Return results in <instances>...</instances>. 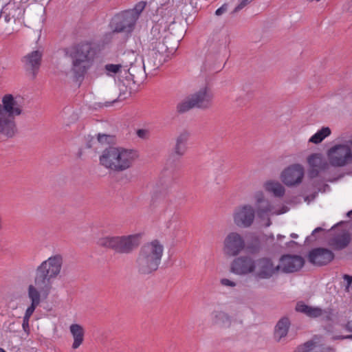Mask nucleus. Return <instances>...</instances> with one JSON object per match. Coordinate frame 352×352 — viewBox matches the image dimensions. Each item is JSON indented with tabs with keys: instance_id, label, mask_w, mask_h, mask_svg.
Returning <instances> with one entry per match:
<instances>
[{
	"instance_id": "obj_1",
	"label": "nucleus",
	"mask_w": 352,
	"mask_h": 352,
	"mask_svg": "<svg viewBox=\"0 0 352 352\" xmlns=\"http://www.w3.org/2000/svg\"><path fill=\"white\" fill-rule=\"evenodd\" d=\"M63 262L62 256L56 254L50 256L36 267L33 283L28 285L27 291L31 304L27 308L23 317L30 319L40 305L41 297L46 298L50 295L53 289L54 281L60 273Z\"/></svg>"
},
{
	"instance_id": "obj_2",
	"label": "nucleus",
	"mask_w": 352,
	"mask_h": 352,
	"mask_svg": "<svg viewBox=\"0 0 352 352\" xmlns=\"http://www.w3.org/2000/svg\"><path fill=\"white\" fill-rule=\"evenodd\" d=\"M72 60L71 72L76 81L82 82L94 64L96 51L90 43H80L64 50Z\"/></svg>"
},
{
	"instance_id": "obj_3",
	"label": "nucleus",
	"mask_w": 352,
	"mask_h": 352,
	"mask_svg": "<svg viewBox=\"0 0 352 352\" xmlns=\"http://www.w3.org/2000/svg\"><path fill=\"white\" fill-rule=\"evenodd\" d=\"M182 37L183 30H179V25L175 22H172L169 25L161 22L152 27L150 41L162 52L173 53L177 49Z\"/></svg>"
},
{
	"instance_id": "obj_4",
	"label": "nucleus",
	"mask_w": 352,
	"mask_h": 352,
	"mask_svg": "<svg viewBox=\"0 0 352 352\" xmlns=\"http://www.w3.org/2000/svg\"><path fill=\"white\" fill-rule=\"evenodd\" d=\"M164 247L157 240L141 247L135 260V267L142 275H148L157 270L163 255Z\"/></svg>"
},
{
	"instance_id": "obj_5",
	"label": "nucleus",
	"mask_w": 352,
	"mask_h": 352,
	"mask_svg": "<svg viewBox=\"0 0 352 352\" xmlns=\"http://www.w3.org/2000/svg\"><path fill=\"white\" fill-rule=\"evenodd\" d=\"M0 104V135L11 138L17 131L15 117L22 113V108L12 95L7 94Z\"/></svg>"
},
{
	"instance_id": "obj_6",
	"label": "nucleus",
	"mask_w": 352,
	"mask_h": 352,
	"mask_svg": "<svg viewBox=\"0 0 352 352\" xmlns=\"http://www.w3.org/2000/svg\"><path fill=\"white\" fill-rule=\"evenodd\" d=\"M98 245L110 249L116 254H129L133 252L140 244L139 234L121 236H106L98 239Z\"/></svg>"
},
{
	"instance_id": "obj_7",
	"label": "nucleus",
	"mask_w": 352,
	"mask_h": 352,
	"mask_svg": "<svg viewBox=\"0 0 352 352\" xmlns=\"http://www.w3.org/2000/svg\"><path fill=\"white\" fill-rule=\"evenodd\" d=\"M213 98L214 94L211 89L208 86H204L179 102L176 107L177 112L182 114L193 108L202 110L208 109L212 106Z\"/></svg>"
},
{
	"instance_id": "obj_8",
	"label": "nucleus",
	"mask_w": 352,
	"mask_h": 352,
	"mask_svg": "<svg viewBox=\"0 0 352 352\" xmlns=\"http://www.w3.org/2000/svg\"><path fill=\"white\" fill-rule=\"evenodd\" d=\"M125 62L129 67L124 69L128 74L125 76L126 80H131L134 84L140 83L146 76V68L143 58L138 57L133 52L124 54Z\"/></svg>"
},
{
	"instance_id": "obj_9",
	"label": "nucleus",
	"mask_w": 352,
	"mask_h": 352,
	"mask_svg": "<svg viewBox=\"0 0 352 352\" xmlns=\"http://www.w3.org/2000/svg\"><path fill=\"white\" fill-rule=\"evenodd\" d=\"M329 164L334 167H343L352 163V151L347 145L336 144L327 152Z\"/></svg>"
},
{
	"instance_id": "obj_10",
	"label": "nucleus",
	"mask_w": 352,
	"mask_h": 352,
	"mask_svg": "<svg viewBox=\"0 0 352 352\" xmlns=\"http://www.w3.org/2000/svg\"><path fill=\"white\" fill-rule=\"evenodd\" d=\"M254 266L253 275L256 280L270 279L280 269V266L275 265L272 258L269 257L257 258L255 260Z\"/></svg>"
},
{
	"instance_id": "obj_11",
	"label": "nucleus",
	"mask_w": 352,
	"mask_h": 352,
	"mask_svg": "<svg viewBox=\"0 0 352 352\" xmlns=\"http://www.w3.org/2000/svg\"><path fill=\"white\" fill-rule=\"evenodd\" d=\"M136 15L127 10L116 14L111 19V25L114 32L131 33L136 23Z\"/></svg>"
},
{
	"instance_id": "obj_12",
	"label": "nucleus",
	"mask_w": 352,
	"mask_h": 352,
	"mask_svg": "<svg viewBox=\"0 0 352 352\" xmlns=\"http://www.w3.org/2000/svg\"><path fill=\"white\" fill-rule=\"evenodd\" d=\"M245 247V240L243 236L237 232L229 233L224 239L223 251L230 256L238 255Z\"/></svg>"
},
{
	"instance_id": "obj_13",
	"label": "nucleus",
	"mask_w": 352,
	"mask_h": 352,
	"mask_svg": "<svg viewBox=\"0 0 352 352\" xmlns=\"http://www.w3.org/2000/svg\"><path fill=\"white\" fill-rule=\"evenodd\" d=\"M255 260L250 256H240L230 264V272L237 275H247L254 272Z\"/></svg>"
},
{
	"instance_id": "obj_14",
	"label": "nucleus",
	"mask_w": 352,
	"mask_h": 352,
	"mask_svg": "<svg viewBox=\"0 0 352 352\" xmlns=\"http://www.w3.org/2000/svg\"><path fill=\"white\" fill-rule=\"evenodd\" d=\"M116 160V169L114 171L122 172L132 166L135 160L138 157V153L135 150H129L122 147H118Z\"/></svg>"
},
{
	"instance_id": "obj_15",
	"label": "nucleus",
	"mask_w": 352,
	"mask_h": 352,
	"mask_svg": "<svg viewBox=\"0 0 352 352\" xmlns=\"http://www.w3.org/2000/svg\"><path fill=\"white\" fill-rule=\"evenodd\" d=\"M255 217V210L250 205H244L236 209L234 213V223L241 228L252 226Z\"/></svg>"
},
{
	"instance_id": "obj_16",
	"label": "nucleus",
	"mask_w": 352,
	"mask_h": 352,
	"mask_svg": "<svg viewBox=\"0 0 352 352\" xmlns=\"http://www.w3.org/2000/svg\"><path fill=\"white\" fill-rule=\"evenodd\" d=\"M304 177V168L300 164H293L285 169L282 174V181L287 186H293L301 183Z\"/></svg>"
},
{
	"instance_id": "obj_17",
	"label": "nucleus",
	"mask_w": 352,
	"mask_h": 352,
	"mask_svg": "<svg viewBox=\"0 0 352 352\" xmlns=\"http://www.w3.org/2000/svg\"><path fill=\"white\" fill-rule=\"evenodd\" d=\"M334 257L331 250L325 248H316L309 251L308 261L314 265L323 266L329 264Z\"/></svg>"
},
{
	"instance_id": "obj_18",
	"label": "nucleus",
	"mask_w": 352,
	"mask_h": 352,
	"mask_svg": "<svg viewBox=\"0 0 352 352\" xmlns=\"http://www.w3.org/2000/svg\"><path fill=\"white\" fill-rule=\"evenodd\" d=\"M152 50H151L146 57L143 58L144 65L150 72L158 69L165 61L168 55L165 52H162L160 48L155 47V43H151Z\"/></svg>"
},
{
	"instance_id": "obj_19",
	"label": "nucleus",
	"mask_w": 352,
	"mask_h": 352,
	"mask_svg": "<svg viewBox=\"0 0 352 352\" xmlns=\"http://www.w3.org/2000/svg\"><path fill=\"white\" fill-rule=\"evenodd\" d=\"M43 53L39 50H34L24 56L21 61L24 65L25 71L35 78L41 67Z\"/></svg>"
},
{
	"instance_id": "obj_20",
	"label": "nucleus",
	"mask_w": 352,
	"mask_h": 352,
	"mask_svg": "<svg viewBox=\"0 0 352 352\" xmlns=\"http://www.w3.org/2000/svg\"><path fill=\"white\" fill-rule=\"evenodd\" d=\"M282 271L293 273L300 270L305 264L304 258L299 255L286 254L280 257Z\"/></svg>"
},
{
	"instance_id": "obj_21",
	"label": "nucleus",
	"mask_w": 352,
	"mask_h": 352,
	"mask_svg": "<svg viewBox=\"0 0 352 352\" xmlns=\"http://www.w3.org/2000/svg\"><path fill=\"white\" fill-rule=\"evenodd\" d=\"M117 153L118 147L109 146L102 151L99 157L100 164L114 171L116 169V160L119 156L117 155Z\"/></svg>"
},
{
	"instance_id": "obj_22",
	"label": "nucleus",
	"mask_w": 352,
	"mask_h": 352,
	"mask_svg": "<svg viewBox=\"0 0 352 352\" xmlns=\"http://www.w3.org/2000/svg\"><path fill=\"white\" fill-rule=\"evenodd\" d=\"M228 35L226 34H217L208 41V52L212 54H218L225 51L227 47Z\"/></svg>"
},
{
	"instance_id": "obj_23",
	"label": "nucleus",
	"mask_w": 352,
	"mask_h": 352,
	"mask_svg": "<svg viewBox=\"0 0 352 352\" xmlns=\"http://www.w3.org/2000/svg\"><path fill=\"white\" fill-rule=\"evenodd\" d=\"M291 325L289 318L285 316L281 318L276 323L274 331V338L280 342V340L287 336Z\"/></svg>"
},
{
	"instance_id": "obj_24",
	"label": "nucleus",
	"mask_w": 352,
	"mask_h": 352,
	"mask_svg": "<svg viewBox=\"0 0 352 352\" xmlns=\"http://www.w3.org/2000/svg\"><path fill=\"white\" fill-rule=\"evenodd\" d=\"M190 133L184 131L175 139V144L173 147L174 153L178 156H183L187 150V142Z\"/></svg>"
},
{
	"instance_id": "obj_25",
	"label": "nucleus",
	"mask_w": 352,
	"mask_h": 352,
	"mask_svg": "<svg viewBox=\"0 0 352 352\" xmlns=\"http://www.w3.org/2000/svg\"><path fill=\"white\" fill-rule=\"evenodd\" d=\"M258 216L262 217L272 210V206L267 199H265L262 192H257L254 195Z\"/></svg>"
},
{
	"instance_id": "obj_26",
	"label": "nucleus",
	"mask_w": 352,
	"mask_h": 352,
	"mask_svg": "<svg viewBox=\"0 0 352 352\" xmlns=\"http://www.w3.org/2000/svg\"><path fill=\"white\" fill-rule=\"evenodd\" d=\"M350 234L344 232L342 234L338 235L329 241V245L336 250H341L345 248L350 243Z\"/></svg>"
},
{
	"instance_id": "obj_27",
	"label": "nucleus",
	"mask_w": 352,
	"mask_h": 352,
	"mask_svg": "<svg viewBox=\"0 0 352 352\" xmlns=\"http://www.w3.org/2000/svg\"><path fill=\"white\" fill-rule=\"evenodd\" d=\"M296 311L305 314L310 318H318L322 315V309L320 307H313L305 304L302 302H298L296 304Z\"/></svg>"
},
{
	"instance_id": "obj_28",
	"label": "nucleus",
	"mask_w": 352,
	"mask_h": 352,
	"mask_svg": "<svg viewBox=\"0 0 352 352\" xmlns=\"http://www.w3.org/2000/svg\"><path fill=\"white\" fill-rule=\"evenodd\" d=\"M69 329L74 338L72 348L76 349L82 344L84 340L85 331L82 327L78 324H72Z\"/></svg>"
},
{
	"instance_id": "obj_29",
	"label": "nucleus",
	"mask_w": 352,
	"mask_h": 352,
	"mask_svg": "<svg viewBox=\"0 0 352 352\" xmlns=\"http://www.w3.org/2000/svg\"><path fill=\"white\" fill-rule=\"evenodd\" d=\"M307 162L311 168H317L320 170H325L329 168V163L319 153H314L309 155Z\"/></svg>"
},
{
	"instance_id": "obj_30",
	"label": "nucleus",
	"mask_w": 352,
	"mask_h": 352,
	"mask_svg": "<svg viewBox=\"0 0 352 352\" xmlns=\"http://www.w3.org/2000/svg\"><path fill=\"white\" fill-rule=\"evenodd\" d=\"M212 322L215 324L229 327L231 324V318L226 312L222 311H214L212 313Z\"/></svg>"
},
{
	"instance_id": "obj_31",
	"label": "nucleus",
	"mask_w": 352,
	"mask_h": 352,
	"mask_svg": "<svg viewBox=\"0 0 352 352\" xmlns=\"http://www.w3.org/2000/svg\"><path fill=\"white\" fill-rule=\"evenodd\" d=\"M265 187L267 191L272 192L276 197H281L285 194V188L279 182H267Z\"/></svg>"
},
{
	"instance_id": "obj_32",
	"label": "nucleus",
	"mask_w": 352,
	"mask_h": 352,
	"mask_svg": "<svg viewBox=\"0 0 352 352\" xmlns=\"http://www.w3.org/2000/svg\"><path fill=\"white\" fill-rule=\"evenodd\" d=\"M330 134L331 129L329 127H322L320 130L312 135L309 141L314 144H319Z\"/></svg>"
},
{
	"instance_id": "obj_33",
	"label": "nucleus",
	"mask_w": 352,
	"mask_h": 352,
	"mask_svg": "<svg viewBox=\"0 0 352 352\" xmlns=\"http://www.w3.org/2000/svg\"><path fill=\"white\" fill-rule=\"evenodd\" d=\"M245 248L251 254H257L261 250V241L258 237L254 236L248 243Z\"/></svg>"
},
{
	"instance_id": "obj_34",
	"label": "nucleus",
	"mask_w": 352,
	"mask_h": 352,
	"mask_svg": "<svg viewBox=\"0 0 352 352\" xmlns=\"http://www.w3.org/2000/svg\"><path fill=\"white\" fill-rule=\"evenodd\" d=\"M129 67L128 62H125V59L123 57L122 59V63L120 64H107L105 65V69L109 72L113 73L114 74H118L121 72L122 69L124 70L125 68Z\"/></svg>"
},
{
	"instance_id": "obj_35",
	"label": "nucleus",
	"mask_w": 352,
	"mask_h": 352,
	"mask_svg": "<svg viewBox=\"0 0 352 352\" xmlns=\"http://www.w3.org/2000/svg\"><path fill=\"white\" fill-rule=\"evenodd\" d=\"M97 139L102 144H114L116 142V136L107 134L98 133Z\"/></svg>"
},
{
	"instance_id": "obj_36",
	"label": "nucleus",
	"mask_w": 352,
	"mask_h": 352,
	"mask_svg": "<svg viewBox=\"0 0 352 352\" xmlns=\"http://www.w3.org/2000/svg\"><path fill=\"white\" fill-rule=\"evenodd\" d=\"M146 5V3L145 1H140L138 3L133 9L131 10H126L128 12H131L133 15H136L135 19L138 20L141 12L143 11V10L145 8V6Z\"/></svg>"
},
{
	"instance_id": "obj_37",
	"label": "nucleus",
	"mask_w": 352,
	"mask_h": 352,
	"mask_svg": "<svg viewBox=\"0 0 352 352\" xmlns=\"http://www.w3.org/2000/svg\"><path fill=\"white\" fill-rule=\"evenodd\" d=\"M323 318L325 321H332L333 320V317L335 316L334 314V310L331 307H328L324 309H322Z\"/></svg>"
},
{
	"instance_id": "obj_38",
	"label": "nucleus",
	"mask_w": 352,
	"mask_h": 352,
	"mask_svg": "<svg viewBox=\"0 0 352 352\" xmlns=\"http://www.w3.org/2000/svg\"><path fill=\"white\" fill-rule=\"evenodd\" d=\"M20 326L21 325H20L19 322H11L8 325L7 331L9 332H11V333L18 332L20 329Z\"/></svg>"
},
{
	"instance_id": "obj_39",
	"label": "nucleus",
	"mask_w": 352,
	"mask_h": 352,
	"mask_svg": "<svg viewBox=\"0 0 352 352\" xmlns=\"http://www.w3.org/2000/svg\"><path fill=\"white\" fill-rule=\"evenodd\" d=\"M228 10V4L224 3L219 8H218L215 14L218 16H221L224 13H226Z\"/></svg>"
},
{
	"instance_id": "obj_40",
	"label": "nucleus",
	"mask_w": 352,
	"mask_h": 352,
	"mask_svg": "<svg viewBox=\"0 0 352 352\" xmlns=\"http://www.w3.org/2000/svg\"><path fill=\"white\" fill-rule=\"evenodd\" d=\"M137 135L142 139H148L149 132L146 129H138L136 132Z\"/></svg>"
},
{
	"instance_id": "obj_41",
	"label": "nucleus",
	"mask_w": 352,
	"mask_h": 352,
	"mask_svg": "<svg viewBox=\"0 0 352 352\" xmlns=\"http://www.w3.org/2000/svg\"><path fill=\"white\" fill-rule=\"evenodd\" d=\"M29 320H30V319L28 318L23 317V323H22V328H23V331L28 335L30 333V331Z\"/></svg>"
},
{
	"instance_id": "obj_42",
	"label": "nucleus",
	"mask_w": 352,
	"mask_h": 352,
	"mask_svg": "<svg viewBox=\"0 0 352 352\" xmlns=\"http://www.w3.org/2000/svg\"><path fill=\"white\" fill-rule=\"evenodd\" d=\"M343 278L346 280V287H345V291L347 292H349L350 291V287L351 286V284H352V276H349L348 274H344L343 276Z\"/></svg>"
},
{
	"instance_id": "obj_43",
	"label": "nucleus",
	"mask_w": 352,
	"mask_h": 352,
	"mask_svg": "<svg viewBox=\"0 0 352 352\" xmlns=\"http://www.w3.org/2000/svg\"><path fill=\"white\" fill-rule=\"evenodd\" d=\"M248 3V0H243L231 12V14H234L238 12L239 10L243 9Z\"/></svg>"
},
{
	"instance_id": "obj_44",
	"label": "nucleus",
	"mask_w": 352,
	"mask_h": 352,
	"mask_svg": "<svg viewBox=\"0 0 352 352\" xmlns=\"http://www.w3.org/2000/svg\"><path fill=\"white\" fill-rule=\"evenodd\" d=\"M220 283L223 286L231 287L236 286V283L234 282H233L228 278L221 279Z\"/></svg>"
},
{
	"instance_id": "obj_45",
	"label": "nucleus",
	"mask_w": 352,
	"mask_h": 352,
	"mask_svg": "<svg viewBox=\"0 0 352 352\" xmlns=\"http://www.w3.org/2000/svg\"><path fill=\"white\" fill-rule=\"evenodd\" d=\"M319 170H320L319 168H311L308 173L309 177L310 178H315L318 177L319 175Z\"/></svg>"
},
{
	"instance_id": "obj_46",
	"label": "nucleus",
	"mask_w": 352,
	"mask_h": 352,
	"mask_svg": "<svg viewBox=\"0 0 352 352\" xmlns=\"http://www.w3.org/2000/svg\"><path fill=\"white\" fill-rule=\"evenodd\" d=\"M344 8L348 12L352 13V0H346Z\"/></svg>"
},
{
	"instance_id": "obj_47",
	"label": "nucleus",
	"mask_w": 352,
	"mask_h": 352,
	"mask_svg": "<svg viewBox=\"0 0 352 352\" xmlns=\"http://www.w3.org/2000/svg\"><path fill=\"white\" fill-rule=\"evenodd\" d=\"M344 328L346 331L352 332V320L348 321L344 325Z\"/></svg>"
},
{
	"instance_id": "obj_48",
	"label": "nucleus",
	"mask_w": 352,
	"mask_h": 352,
	"mask_svg": "<svg viewBox=\"0 0 352 352\" xmlns=\"http://www.w3.org/2000/svg\"><path fill=\"white\" fill-rule=\"evenodd\" d=\"M342 145H347L349 148H351V150L352 151V140H349L345 142L344 144H342Z\"/></svg>"
},
{
	"instance_id": "obj_49",
	"label": "nucleus",
	"mask_w": 352,
	"mask_h": 352,
	"mask_svg": "<svg viewBox=\"0 0 352 352\" xmlns=\"http://www.w3.org/2000/svg\"><path fill=\"white\" fill-rule=\"evenodd\" d=\"M162 190H159V191H162L163 190L164 192H165L167 189H168V185L164 184V183H162Z\"/></svg>"
},
{
	"instance_id": "obj_50",
	"label": "nucleus",
	"mask_w": 352,
	"mask_h": 352,
	"mask_svg": "<svg viewBox=\"0 0 352 352\" xmlns=\"http://www.w3.org/2000/svg\"><path fill=\"white\" fill-rule=\"evenodd\" d=\"M323 229L320 227H318L316 228L313 232H312V234H315L316 233L318 232H320V231H322Z\"/></svg>"
},
{
	"instance_id": "obj_51",
	"label": "nucleus",
	"mask_w": 352,
	"mask_h": 352,
	"mask_svg": "<svg viewBox=\"0 0 352 352\" xmlns=\"http://www.w3.org/2000/svg\"><path fill=\"white\" fill-rule=\"evenodd\" d=\"M346 336H335L333 338L334 340H345L346 339Z\"/></svg>"
},
{
	"instance_id": "obj_52",
	"label": "nucleus",
	"mask_w": 352,
	"mask_h": 352,
	"mask_svg": "<svg viewBox=\"0 0 352 352\" xmlns=\"http://www.w3.org/2000/svg\"><path fill=\"white\" fill-rule=\"evenodd\" d=\"M298 243L294 241H290L287 243V246H292V245H297Z\"/></svg>"
},
{
	"instance_id": "obj_53",
	"label": "nucleus",
	"mask_w": 352,
	"mask_h": 352,
	"mask_svg": "<svg viewBox=\"0 0 352 352\" xmlns=\"http://www.w3.org/2000/svg\"><path fill=\"white\" fill-rule=\"evenodd\" d=\"M116 101V100H113L111 102H106L105 106H106V107L110 106V104H111V103H113V102H115Z\"/></svg>"
},
{
	"instance_id": "obj_54",
	"label": "nucleus",
	"mask_w": 352,
	"mask_h": 352,
	"mask_svg": "<svg viewBox=\"0 0 352 352\" xmlns=\"http://www.w3.org/2000/svg\"><path fill=\"white\" fill-rule=\"evenodd\" d=\"M291 237H292V238H297V237H298V235H297L296 234H295V233H292V234H291Z\"/></svg>"
},
{
	"instance_id": "obj_55",
	"label": "nucleus",
	"mask_w": 352,
	"mask_h": 352,
	"mask_svg": "<svg viewBox=\"0 0 352 352\" xmlns=\"http://www.w3.org/2000/svg\"><path fill=\"white\" fill-rule=\"evenodd\" d=\"M345 338H349V340H352V334L351 335H347Z\"/></svg>"
},
{
	"instance_id": "obj_56",
	"label": "nucleus",
	"mask_w": 352,
	"mask_h": 352,
	"mask_svg": "<svg viewBox=\"0 0 352 352\" xmlns=\"http://www.w3.org/2000/svg\"><path fill=\"white\" fill-rule=\"evenodd\" d=\"M283 238H284V236L280 235V234H278V239H283Z\"/></svg>"
},
{
	"instance_id": "obj_57",
	"label": "nucleus",
	"mask_w": 352,
	"mask_h": 352,
	"mask_svg": "<svg viewBox=\"0 0 352 352\" xmlns=\"http://www.w3.org/2000/svg\"><path fill=\"white\" fill-rule=\"evenodd\" d=\"M327 350L329 351V352H334V350L332 348H330V347H329L327 349Z\"/></svg>"
},
{
	"instance_id": "obj_58",
	"label": "nucleus",
	"mask_w": 352,
	"mask_h": 352,
	"mask_svg": "<svg viewBox=\"0 0 352 352\" xmlns=\"http://www.w3.org/2000/svg\"><path fill=\"white\" fill-rule=\"evenodd\" d=\"M0 352H6L4 349H3L2 348H0Z\"/></svg>"
},
{
	"instance_id": "obj_59",
	"label": "nucleus",
	"mask_w": 352,
	"mask_h": 352,
	"mask_svg": "<svg viewBox=\"0 0 352 352\" xmlns=\"http://www.w3.org/2000/svg\"><path fill=\"white\" fill-rule=\"evenodd\" d=\"M351 213H352V210L349 211V212L347 213V215H348V216H349Z\"/></svg>"
},
{
	"instance_id": "obj_60",
	"label": "nucleus",
	"mask_w": 352,
	"mask_h": 352,
	"mask_svg": "<svg viewBox=\"0 0 352 352\" xmlns=\"http://www.w3.org/2000/svg\"><path fill=\"white\" fill-rule=\"evenodd\" d=\"M157 192H158V189H156L155 193H157Z\"/></svg>"
}]
</instances>
